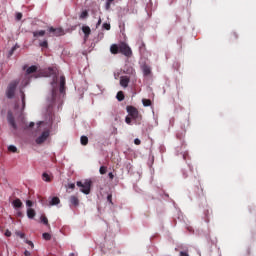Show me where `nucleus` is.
<instances>
[{"label":"nucleus","instance_id":"de8ad7c7","mask_svg":"<svg viewBox=\"0 0 256 256\" xmlns=\"http://www.w3.org/2000/svg\"><path fill=\"white\" fill-rule=\"evenodd\" d=\"M109 1H113V0H109Z\"/></svg>","mask_w":256,"mask_h":256},{"label":"nucleus","instance_id":"7c9ffc66","mask_svg":"<svg viewBox=\"0 0 256 256\" xmlns=\"http://www.w3.org/2000/svg\"><path fill=\"white\" fill-rule=\"evenodd\" d=\"M16 19H17V21H21V19H23V14L17 13L16 14Z\"/></svg>","mask_w":256,"mask_h":256},{"label":"nucleus","instance_id":"f8f14e48","mask_svg":"<svg viewBox=\"0 0 256 256\" xmlns=\"http://www.w3.org/2000/svg\"><path fill=\"white\" fill-rule=\"evenodd\" d=\"M37 71V66H30L26 69V75H33Z\"/></svg>","mask_w":256,"mask_h":256},{"label":"nucleus","instance_id":"c03bdc74","mask_svg":"<svg viewBox=\"0 0 256 256\" xmlns=\"http://www.w3.org/2000/svg\"><path fill=\"white\" fill-rule=\"evenodd\" d=\"M108 177H110L111 179H113V174H112V172H110L109 174H108Z\"/></svg>","mask_w":256,"mask_h":256},{"label":"nucleus","instance_id":"f257e3e1","mask_svg":"<svg viewBox=\"0 0 256 256\" xmlns=\"http://www.w3.org/2000/svg\"><path fill=\"white\" fill-rule=\"evenodd\" d=\"M36 131L38 133L36 143L41 145V143H45V140L49 139V136L51 135V124L44 121L37 122Z\"/></svg>","mask_w":256,"mask_h":256},{"label":"nucleus","instance_id":"49530a36","mask_svg":"<svg viewBox=\"0 0 256 256\" xmlns=\"http://www.w3.org/2000/svg\"><path fill=\"white\" fill-rule=\"evenodd\" d=\"M18 215L21 216V212H19Z\"/></svg>","mask_w":256,"mask_h":256},{"label":"nucleus","instance_id":"6ab92c4d","mask_svg":"<svg viewBox=\"0 0 256 256\" xmlns=\"http://www.w3.org/2000/svg\"><path fill=\"white\" fill-rule=\"evenodd\" d=\"M80 142H81V145H87V143H89V138H87V136H82L80 138Z\"/></svg>","mask_w":256,"mask_h":256},{"label":"nucleus","instance_id":"dca6fc26","mask_svg":"<svg viewBox=\"0 0 256 256\" xmlns=\"http://www.w3.org/2000/svg\"><path fill=\"white\" fill-rule=\"evenodd\" d=\"M123 73H125L126 75H133V73H135V70L133 69V67H128L123 70Z\"/></svg>","mask_w":256,"mask_h":256},{"label":"nucleus","instance_id":"423d86ee","mask_svg":"<svg viewBox=\"0 0 256 256\" xmlns=\"http://www.w3.org/2000/svg\"><path fill=\"white\" fill-rule=\"evenodd\" d=\"M127 113L130 115L132 119H139V111L135 109L133 106L127 107Z\"/></svg>","mask_w":256,"mask_h":256},{"label":"nucleus","instance_id":"4468645a","mask_svg":"<svg viewBox=\"0 0 256 256\" xmlns=\"http://www.w3.org/2000/svg\"><path fill=\"white\" fill-rule=\"evenodd\" d=\"M82 31L86 38L91 34V28L89 26H83Z\"/></svg>","mask_w":256,"mask_h":256},{"label":"nucleus","instance_id":"1a4fd4ad","mask_svg":"<svg viewBox=\"0 0 256 256\" xmlns=\"http://www.w3.org/2000/svg\"><path fill=\"white\" fill-rule=\"evenodd\" d=\"M37 215V212H35V209L28 208L27 209V217L28 219H35V216Z\"/></svg>","mask_w":256,"mask_h":256},{"label":"nucleus","instance_id":"5701e85b","mask_svg":"<svg viewBox=\"0 0 256 256\" xmlns=\"http://www.w3.org/2000/svg\"><path fill=\"white\" fill-rule=\"evenodd\" d=\"M117 99H118V101H123V99H125V96L123 95V92H118L117 93Z\"/></svg>","mask_w":256,"mask_h":256},{"label":"nucleus","instance_id":"a18cd8bd","mask_svg":"<svg viewBox=\"0 0 256 256\" xmlns=\"http://www.w3.org/2000/svg\"><path fill=\"white\" fill-rule=\"evenodd\" d=\"M33 125H35V123L31 122V123H30V127H33Z\"/></svg>","mask_w":256,"mask_h":256},{"label":"nucleus","instance_id":"7ed1b4c3","mask_svg":"<svg viewBox=\"0 0 256 256\" xmlns=\"http://www.w3.org/2000/svg\"><path fill=\"white\" fill-rule=\"evenodd\" d=\"M110 51L113 53V55H116V53H122V55H125V57H131V55H133L131 47L124 42L120 43L119 45L113 44L110 47Z\"/></svg>","mask_w":256,"mask_h":256},{"label":"nucleus","instance_id":"f3484780","mask_svg":"<svg viewBox=\"0 0 256 256\" xmlns=\"http://www.w3.org/2000/svg\"><path fill=\"white\" fill-rule=\"evenodd\" d=\"M142 71L144 75H149V73H151V68L147 65H143L142 66Z\"/></svg>","mask_w":256,"mask_h":256},{"label":"nucleus","instance_id":"a19ab883","mask_svg":"<svg viewBox=\"0 0 256 256\" xmlns=\"http://www.w3.org/2000/svg\"><path fill=\"white\" fill-rule=\"evenodd\" d=\"M24 255H25V256H30V255H31V252H29V251L26 250V251L24 252Z\"/></svg>","mask_w":256,"mask_h":256},{"label":"nucleus","instance_id":"20e7f679","mask_svg":"<svg viewBox=\"0 0 256 256\" xmlns=\"http://www.w3.org/2000/svg\"><path fill=\"white\" fill-rule=\"evenodd\" d=\"M76 185L84 195H89V193H91V180H85L84 182L78 181Z\"/></svg>","mask_w":256,"mask_h":256},{"label":"nucleus","instance_id":"79ce46f5","mask_svg":"<svg viewBox=\"0 0 256 256\" xmlns=\"http://www.w3.org/2000/svg\"><path fill=\"white\" fill-rule=\"evenodd\" d=\"M99 25H101V18L98 19V22L96 24V27H99Z\"/></svg>","mask_w":256,"mask_h":256},{"label":"nucleus","instance_id":"b1692460","mask_svg":"<svg viewBox=\"0 0 256 256\" xmlns=\"http://www.w3.org/2000/svg\"><path fill=\"white\" fill-rule=\"evenodd\" d=\"M26 207H27V209H33V201L27 200L26 201Z\"/></svg>","mask_w":256,"mask_h":256},{"label":"nucleus","instance_id":"39448f33","mask_svg":"<svg viewBox=\"0 0 256 256\" xmlns=\"http://www.w3.org/2000/svg\"><path fill=\"white\" fill-rule=\"evenodd\" d=\"M19 85V82L17 80L12 81L7 88L6 96L8 99H13L15 97V89H17V86Z\"/></svg>","mask_w":256,"mask_h":256},{"label":"nucleus","instance_id":"2f4dec72","mask_svg":"<svg viewBox=\"0 0 256 256\" xmlns=\"http://www.w3.org/2000/svg\"><path fill=\"white\" fill-rule=\"evenodd\" d=\"M49 71V75H42L43 77H51V75H53V73H55V70H53V69H49L48 70Z\"/></svg>","mask_w":256,"mask_h":256},{"label":"nucleus","instance_id":"72a5a7b5","mask_svg":"<svg viewBox=\"0 0 256 256\" xmlns=\"http://www.w3.org/2000/svg\"><path fill=\"white\" fill-rule=\"evenodd\" d=\"M134 143H135V145H141V140H139V138H136L134 140Z\"/></svg>","mask_w":256,"mask_h":256},{"label":"nucleus","instance_id":"9d476101","mask_svg":"<svg viewBox=\"0 0 256 256\" xmlns=\"http://www.w3.org/2000/svg\"><path fill=\"white\" fill-rule=\"evenodd\" d=\"M61 203V200L59 197H52L50 198L49 205L53 207V205H59Z\"/></svg>","mask_w":256,"mask_h":256},{"label":"nucleus","instance_id":"a211bd4d","mask_svg":"<svg viewBox=\"0 0 256 256\" xmlns=\"http://www.w3.org/2000/svg\"><path fill=\"white\" fill-rule=\"evenodd\" d=\"M42 179L43 181H45L46 183H49L51 181V176H49L47 173H43L42 174Z\"/></svg>","mask_w":256,"mask_h":256},{"label":"nucleus","instance_id":"c85d7f7f","mask_svg":"<svg viewBox=\"0 0 256 256\" xmlns=\"http://www.w3.org/2000/svg\"><path fill=\"white\" fill-rule=\"evenodd\" d=\"M17 237H20V239H25V234L23 232H16Z\"/></svg>","mask_w":256,"mask_h":256},{"label":"nucleus","instance_id":"4c0bfd02","mask_svg":"<svg viewBox=\"0 0 256 256\" xmlns=\"http://www.w3.org/2000/svg\"><path fill=\"white\" fill-rule=\"evenodd\" d=\"M5 236H6V237H11V231L6 230V232H5Z\"/></svg>","mask_w":256,"mask_h":256},{"label":"nucleus","instance_id":"c756f323","mask_svg":"<svg viewBox=\"0 0 256 256\" xmlns=\"http://www.w3.org/2000/svg\"><path fill=\"white\" fill-rule=\"evenodd\" d=\"M41 221H42V223H44V225H47V223H49V220H47V217H45V216L41 217Z\"/></svg>","mask_w":256,"mask_h":256},{"label":"nucleus","instance_id":"a878e982","mask_svg":"<svg viewBox=\"0 0 256 256\" xmlns=\"http://www.w3.org/2000/svg\"><path fill=\"white\" fill-rule=\"evenodd\" d=\"M100 174L101 175H105V173H107V167H105V166H102V167H100Z\"/></svg>","mask_w":256,"mask_h":256},{"label":"nucleus","instance_id":"6e6552de","mask_svg":"<svg viewBox=\"0 0 256 256\" xmlns=\"http://www.w3.org/2000/svg\"><path fill=\"white\" fill-rule=\"evenodd\" d=\"M120 85L121 87H127L129 85V77L127 76L120 77Z\"/></svg>","mask_w":256,"mask_h":256},{"label":"nucleus","instance_id":"0eeeda50","mask_svg":"<svg viewBox=\"0 0 256 256\" xmlns=\"http://www.w3.org/2000/svg\"><path fill=\"white\" fill-rule=\"evenodd\" d=\"M50 33H53L54 35H56L57 37L64 35L63 29L61 28H50L49 29Z\"/></svg>","mask_w":256,"mask_h":256},{"label":"nucleus","instance_id":"58836bf2","mask_svg":"<svg viewBox=\"0 0 256 256\" xmlns=\"http://www.w3.org/2000/svg\"><path fill=\"white\" fill-rule=\"evenodd\" d=\"M14 51H15V47H13V48L9 51V57H11V55H13Z\"/></svg>","mask_w":256,"mask_h":256},{"label":"nucleus","instance_id":"cd10ccee","mask_svg":"<svg viewBox=\"0 0 256 256\" xmlns=\"http://www.w3.org/2000/svg\"><path fill=\"white\" fill-rule=\"evenodd\" d=\"M103 29H106V31H109L111 29V24L109 23H104L103 24Z\"/></svg>","mask_w":256,"mask_h":256},{"label":"nucleus","instance_id":"f704fd0d","mask_svg":"<svg viewBox=\"0 0 256 256\" xmlns=\"http://www.w3.org/2000/svg\"><path fill=\"white\" fill-rule=\"evenodd\" d=\"M80 17L81 19H85V17H87V12H82Z\"/></svg>","mask_w":256,"mask_h":256},{"label":"nucleus","instance_id":"ea45409f","mask_svg":"<svg viewBox=\"0 0 256 256\" xmlns=\"http://www.w3.org/2000/svg\"><path fill=\"white\" fill-rule=\"evenodd\" d=\"M68 187H69V189H75V184H73V183L68 184Z\"/></svg>","mask_w":256,"mask_h":256},{"label":"nucleus","instance_id":"473e14b6","mask_svg":"<svg viewBox=\"0 0 256 256\" xmlns=\"http://www.w3.org/2000/svg\"><path fill=\"white\" fill-rule=\"evenodd\" d=\"M127 125H131V117L127 116L125 119Z\"/></svg>","mask_w":256,"mask_h":256},{"label":"nucleus","instance_id":"393cba45","mask_svg":"<svg viewBox=\"0 0 256 256\" xmlns=\"http://www.w3.org/2000/svg\"><path fill=\"white\" fill-rule=\"evenodd\" d=\"M21 99H22V108L21 111H23V109H25V94H21Z\"/></svg>","mask_w":256,"mask_h":256},{"label":"nucleus","instance_id":"37998d69","mask_svg":"<svg viewBox=\"0 0 256 256\" xmlns=\"http://www.w3.org/2000/svg\"><path fill=\"white\" fill-rule=\"evenodd\" d=\"M112 196L108 195L107 200L111 203Z\"/></svg>","mask_w":256,"mask_h":256},{"label":"nucleus","instance_id":"aec40b11","mask_svg":"<svg viewBox=\"0 0 256 256\" xmlns=\"http://www.w3.org/2000/svg\"><path fill=\"white\" fill-rule=\"evenodd\" d=\"M8 122L12 127H15V120H13V115H11V113L8 114Z\"/></svg>","mask_w":256,"mask_h":256},{"label":"nucleus","instance_id":"9b49d317","mask_svg":"<svg viewBox=\"0 0 256 256\" xmlns=\"http://www.w3.org/2000/svg\"><path fill=\"white\" fill-rule=\"evenodd\" d=\"M33 36L36 39H39V37H44L45 36V31L44 30L34 31Z\"/></svg>","mask_w":256,"mask_h":256},{"label":"nucleus","instance_id":"bb28decb","mask_svg":"<svg viewBox=\"0 0 256 256\" xmlns=\"http://www.w3.org/2000/svg\"><path fill=\"white\" fill-rule=\"evenodd\" d=\"M42 237H43V239H45L46 241H49V239H51V234H49V233H44V234L42 235Z\"/></svg>","mask_w":256,"mask_h":256},{"label":"nucleus","instance_id":"ddd939ff","mask_svg":"<svg viewBox=\"0 0 256 256\" xmlns=\"http://www.w3.org/2000/svg\"><path fill=\"white\" fill-rule=\"evenodd\" d=\"M13 207H15V209H19L20 207H23V202H21L19 199H15L12 202Z\"/></svg>","mask_w":256,"mask_h":256},{"label":"nucleus","instance_id":"412c9836","mask_svg":"<svg viewBox=\"0 0 256 256\" xmlns=\"http://www.w3.org/2000/svg\"><path fill=\"white\" fill-rule=\"evenodd\" d=\"M8 151H10L11 153H17V146L15 145L8 146Z\"/></svg>","mask_w":256,"mask_h":256},{"label":"nucleus","instance_id":"e433bc0d","mask_svg":"<svg viewBox=\"0 0 256 256\" xmlns=\"http://www.w3.org/2000/svg\"><path fill=\"white\" fill-rule=\"evenodd\" d=\"M40 47H47V41H43L40 43Z\"/></svg>","mask_w":256,"mask_h":256},{"label":"nucleus","instance_id":"c9c22d12","mask_svg":"<svg viewBox=\"0 0 256 256\" xmlns=\"http://www.w3.org/2000/svg\"><path fill=\"white\" fill-rule=\"evenodd\" d=\"M26 243L31 246V249L35 247V245L29 240H27Z\"/></svg>","mask_w":256,"mask_h":256},{"label":"nucleus","instance_id":"2eb2a0df","mask_svg":"<svg viewBox=\"0 0 256 256\" xmlns=\"http://www.w3.org/2000/svg\"><path fill=\"white\" fill-rule=\"evenodd\" d=\"M70 203L71 205H74V207H77V205H79V198H77L76 196H71Z\"/></svg>","mask_w":256,"mask_h":256},{"label":"nucleus","instance_id":"f03ea898","mask_svg":"<svg viewBox=\"0 0 256 256\" xmlns=\"http://www.w3.org/2000/svg\"><path fill=\"white\" fill-rule=\"evenodd\" d=\"M52 99H55L57 91L63 93L65 91V77L61 76L60 78H54L50 85Z\"/></svg>","mask_w":256,"mask_h":256},{"label":"nucleus","instance_id":"4be33fe9","mask_svg":"<svg viewBox=\"0 0 256 256\" xmlns=\"http://www.w3.org/2000/svg\"><path fill=\"white\" fill-rule=\"evenodd\" d=\"M142 103H143L144 107H150L151 106V100H149V99H143Z\"/></svg>","mask_w":256,"mask_h":256}]
</instances>
